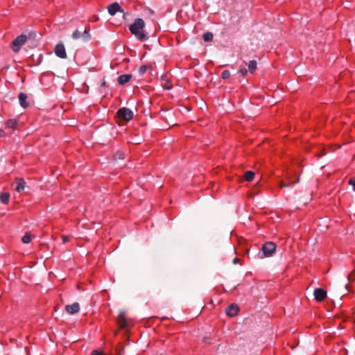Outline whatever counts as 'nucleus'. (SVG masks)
Wrapping results in <instances>:
<instances>
[{
  "label": "nucleus",
  "instance_id": "32",
  "mask_svg": "<svg viewBox=\"0 0 355 355\" xmlns=\"http://www.w3.org/2000/svg\"><path fill=\"white\" fill-rule=\"evenodd\" d=\"M123 153H120V154H119V158L123 159Z\"/></svg>",
  "mask_w": 355,
  "mask_h": 355
},
{
  "label": "nucleus",
  "instance_id": "13",
  "mask_svg": "<svg viewBox=\"0 0 355 355\" xmlns=\"http://www.w3.org/2000/svg\"><path fill=\"white\" fill-rule=\"evenodd\" d=\"M15 183H16V187H15V190L20 193L21 191H23L25 189V185H26V182L25 180L23 179V178H20V179H16L15 180Z\"/></svg>",
  "mask_w": 355,
  "mask_h": 355
},
{
  "label": "nucleus",
  "instance_id": "4",
  "mask_svg": "<svg viewBox=\"0 0 355 355\" xmlns=\"http://www.w3.org/2000/svg\"><path fill=\"white\" fill-rule=\"evenodd\" d=\"M117 116L121 119H123L126 121H129L133 118V112L131 110L127 107L120 108L117 111Z\"/></svg>",
  "mask_w": 355,
  "mask_h": 355
},
{
  "label": "nucleus",
  "instance_id": "18",
  "mask_svg": "<svg viewBox=\"0 0 355 355\" xmlns=\"http://www.w3.org/2000/svg\"><path fill=\"white\" fill-rule=\"evenodd\" d=\"M257 69V62L256 60H250L248 63V70L250 73H254V71Z\"/></svg>",
  "mask_w": 355,
  "mask_h": 355
},
{
  "label": "nucleus",
  "instance_id": "22",
  "mask_svg": "<svg viewBox=\"0 0 355 355\" xmlns=\"http://www.w3.org/2000/svg\"><path fill=\"white\" fill-rule=\"evenodd\" d=\"M82 37V33L76 30L72 33V37L73 40H78Z\"/></svg>",
  "mask_w": 355,
  "mask_h": 355
},
{
  "label": "nucleus",
  "instance_id": "17",
  "mask_svg": "<svg viewBox=\"0 0 355 355\" xmlns=\"http://www.w3.org/2000/svg\"><path fill=\"white\" fill-rule=\"evenodd\" d=\"M245 180L248 182H251L254 178V173L251 171H248L244 174Z\"/></svg>",
  "mask_w": 355,
  "mask_h": 355
},
{
  "label": "nucleus",
  "instance_id": "29",
  "mask_svg": "<svg viewBox=\"0 0 355 355\" xmlns=\"http://www.w3.org/2000/svg\"><path fill=\"white\" fill-rule=\"evenodd\" d=\"M203 340L205 343H208V344H211V338H207V337H205L203 338Z\"/></svg>",
  "mask_w": 355,
  "mask_h": 355
},
{
  "label": "nucleus",
  "instance_id": "11",
  "mask_svg": "<svg viewBox=\"0 0 355 355\" xmlns=\"http://www.w3.org/2000/svg\"><path fill=\"white\" fill-rule=\"evenodd\" d=\"M19 103H20V105L24 107V108H26L28 107L29 105V103L27 101V95L25 94V93H23V92H21L19 94Z\"/></svg>",
  "mask_w": 355,
  "mask_h": 355
},
{
  "label": "nucleus",
  "instance_id": "14",
  "mask_svg": "<svg viewBox=\"0 0 355 355\" xmlns=\"http://www.w3.org/2000/svg\"><path fill=\"white\" fill-rule=\"evenodd\" d=\"M10 200V194L6 192L1 193L0 194V201L4 205H6L9 202Z\"/></svg>",
  "mask_w": 355,
  "mask_h": 355
},
{
  "label": "nucleus",
  "instance_id": "28",
  "mask_svg": "<svg viewBox=\"0 0 355 355\" xmlns=\"http://www.w3.org/2000/svg\"><path fill=\"white\" fill-rule=\"evenodd\" d=\"M239 73H241L243 76H245L248 73V70L245 68L241 69H239Z\"/></svg>",
  "mask_w": 355,
  "mask_h": 355
},
{
  "label": "nucleus",
  "instance_id": "8",
  "mask_svg": "<svg viewBox=\"0 0 355 355\" xmlns=\"http://www.w3.org/2000/svg\"><path fill=\"white\" fill-rule=\"evenodd\" d=\"M108 12L110 15H114L117 12H123V10L121 8L120 5L116 3H112L107 7Z\"/></svg>",
  "mask_w": 355,
  "mask_h": 355
},
{
  "label": "nucleus",
  "instance_id": "10",
  "mask_svg": "<svg viewBox=\"0 0 355 355\" xmlns=\"http://www.w3.org/2000/svg\"><path fill=\"white\" fill-rule=\"evenodd\" d=\"M65 310L69 314H75L79 312L80 305L78 302H73L71 304L66 305Z\"/></svg>",
  "mask_w": 355,
  "mask_h": 355
},
{
  "label": "nucleus",
  "instance_id": "26",
  "mask_svg": "<svg viewBox=\"0 0 355 355\" xmlns=\"http://www.w3.org/2000/svg\"><path fill=\"white\" fill-rule=\"evenodd\" d=\"M347 278L349 281H352L355 279V274L354 272H352L350 274L348 275Z\"/></svg>",
  "mask_w": 355,
  "mask_h": 355
},
{
  "label": "nucleus",
  "instance_id": "1",
  "mask_svg": "<svg viewBox=\"0 0 355 355\" xmlns=\"http://www.w3.org/2000/svg\"><path fill=\"white\" fill-rule=\"evenodd\" d=\"M144 28L145 22L141 18H137L129 26L130 33L140 41H145L148 39V36L144 33Z\"/></svg>",
  "mask_w": 355,
  "mask_h": 355
},
{
  "label": "nucleus",
  "instance_id": "27",
  "mask_svg": "<svg viewBox=\"0 0 355 355\" xmlns=\"http://www.w3.org/2000/svg\"><path fill=\"white\" fill-rule=\"evenodd\" d=\"M62 242L64 243H67V242H69V240H70V238L69 236H66V235H62Z\"/></svg>",
  "mask_w": 355,
  "mask_h": 355
},
{
  "label": "nucleus",
  "instance_id": "31",
  "mask_svg": "<svg viewBox=\"0 0 355 355\" xmlns=\"http://www.w3.org/2000/svg\"><path fill=\"white\" fill-rule=\"evenodd\" d=\"M239 261V259L237 258H235L233 261L234 263H237Z\"/></svg>",
  "mask_w": 355,
  "mask_h": 355
},
{
  "label": "nucleus",
  "instance_id": "6",
  "mask_svg": "<svg viewBox=\"0 0 355 355\" xmlns=\"http://www.w3.org/2000/svg\"><path fill=\"white\" fill-rule=\"evenodd\" d=\"M55 54L62 59H64L67 58V53L65 51V47L62 43H58L56 44L55 49H54Z\"/></svg>",
  "mask_w": 355,
  "mask_h": 355
},
{
  "label": "nucleus",
  "instance_id": "24",
  "mask_svg": "<svg viewBox=\"0 0 355 355\" xmlns=\"http://www.w3.org/2000/svg\"><path fill=\"white\" fill-rule=\"evenodd\" d=\"M349 184L353 187V189L355 191V177L349 179Z\"/></svg>",
  "mask_w": 355,
  "mask_h": 355
},
{
  "label": "nucleus",
  "instance_id": "20",
  "mask_svg": "<svg viewBox=\"0 0 355 355\" xmlns=\"http://www.w3.org/2000/svg\"><path fill=\"white\" fill-rule=\"evenodd\" d=\"M202 38L205 42H211L213 40L214 36L211 32H207L202 35Z\"/></svg>",
  "mask_w": 355,
  "mask_h": 355
},
{
  "label": "nucleus",
  "instance_id": "16",
  "mask_svg": "<svg viewBox=\"0 0 355 355\" xmlns=\"http://www.w3.org/2000/svg\"><path fill=\"white\" fill-rule=\"evenodd\" d=\"M90 28L89 26L85 28L83 33H82V37L85 41H89L91 39V35L89 33Z\"/></svg>",
  "mask_w": 355,
  "mask_h": 355
},
{
  "label": "nucleus",
  "instance_id": "25",
  "mask_svg": "<svg viewBox=\"0 0 355 355\" xmlns=\"http://www.w3.org/2000/svg\"><path fill=\"white\" fill-rule=\"evenodd\" d=\"M91 355H104L103 352L101 350L95 349L93 350Z\"/></svg>",
  "mask_w": 355,
  "mask_h": 355
},
{
  "label": "nucleus",
  "instance_id": "3",
  "mask_svg": "<svg viewBox=\"0 0 355 355\" xmlns=\"http://www.w3.org/2000/svg\"><path fill=\"white\" fill-rule=\"evenodd\" d=\"M277 245L272 241L265 243L261 248L262 252L265 257H271L275 252Z\"/></svg>",
  "mask_w": 355,
  "mask_h": 355
},
{
  "label": "nucleus",
  "instance_id": "12",
  "mask_svg": "<svg viewBox=\"0 0 355 355\" xmlns=\"http://www.w3.org/2000/svg\"><path fill=\"white\" fill-rule=\"evenodd\" d=\"M132 78L131 74H122L118 77L117 82L119 85H123L128 83Z\"/></svg>",
  "mask_w": 355,
  "mask_h": 355
},
{
  "label": "nucleus",
  "instance_id": "21",
  "mask_svg": "<svg viewBox=\"0 0 355 355\" xmlns=\"http://www.w3.org/2000/svg\"><path fill=\"white\" fill-rule=\"evenodd\" d=\"M151 68L150 65H141L139 68V73L140 75H144L148 69Z\"/></svg>",
  "mask_w": 355,
  "mask_h": 355
},
{
  "label": "nucleus",
  "instance_id": "19",
  "mask_svg": "<svg viewBox=\"0 0 355 355\" xmlns=\"http://www.w3.org/2000/svg\"><path fill=\"white\" fill-rule=\"evenodd\" d=\"M32 240V236L30 232H26L22 237L21 241L24 243L28 244Z\"/></svg>",
  "mask_w": 355,
  "mask_h": 355
},
{
  "label": "nucleus",
  "instance_id": "15",
  "mask_svg": "<svg viewBox=\"0 0 355 355\" xmlns=\"http://www.w3.org/2000/svg\"><path fill=\"white\" fill-rule=\"evenodd\" d=\"M18 121L16 119H9L6 122V126L12 130H15L17 128Z\"/></svg>",
  "mask_w": 355,
  "mask_h": 355
},
{
  "label": "nucleus",
  "instance_id": "30",
  "mask_svg": "<svg viewBox=\"0 0 355 355\" xmlns=\"http://www.w3.org/2000/svg\"><path fill=\"white\" fill-rule=\"evenodd\" d=\"M289 186H290V184H283V183H282V184H280V187H281V188H283V187H289Z\"/></svg>",
  "mask_w": 355,
  "mask_h": 355
},
{
  "label": "nucleus",
  "instance_id": "7",
  "mask_svg": "<svg viewBox=\"0 0 355 355\" xmlns=\"http://www.w3.org/2000/svg\"><path fill=\"white\" fill-rule=\"evenodd\" d=\"M313 294L315 300L318 302H322L327 297V291L321 288L315 289Z\"/></svg>",
  "mask_w": 355,
  "mask_h": 355
},
{
  "label": "nucleus",
  "instance_id": "5",
  "mask_svg": "<svg viewBox=\"0 0 355 355\" xmlns=\"http://www.w3.org/2000/svg\"><path fill=\"white\" fill-rule=\"evenodd\" d=\"M117 322L120 329H125L132 324V320L126 318L124 313H120L119 314Z\"/></svg>",
  "mask_w": 355,
  "mask_h": 355
},
{
  "label": "nucleus",
  "instance_id": "9",
  "mask_svg": "<svg viewBox=\"0 0 355 355\" xmlns=\"http://www.w3.org/2000/svg\"><path fill=\"white\" fill-rule=\"evenodd\" d=\"M239 310L240 309L237 304H232L227 307L226 313L230 317H234L239 313Z\"/></svg>",
  "mask_w": 355,
  "mask_h": 355
},
{
  "label": "nucleus",
  "instance_id": "2",
  "mask_svg": "<svg viewBox=\"0 0 355 355\" xmlns=\"http://www.w3.org/2000/svg\"><path fill=\"white\" fill-rule=\"evenodd\" d=\"M26 35L21 34L17 36L11 43L10 47L15 53H17L21 47L26 42Z\"/></svg>",
  "mask_w": 355,
  "mask_h": 355
},
{
  "label": "nucleus",
  "instance_id": "23",
  "mask_svg": "<svg viewBox=\"0 0 355 355\" xmlns=\"http://www.w3.org/2000/svg\"><path fill=\"white\" fill-rule=\"evenodd\" d=\"M230 76V71L227 69L224 70L221 73V77L223 79H227Z\"/></svg>",
  "mask_w": 355,
  "mask_h": 355
}]
</instances>
